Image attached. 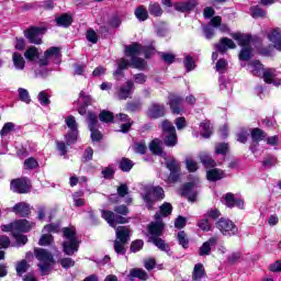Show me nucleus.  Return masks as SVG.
I'll list each match as a JSON object with an SVG mask.
<instances>
[{
    "instance_id": "052dcab7",
    "label": "nucleus",
    "mask_w": 281,
    "mask_h": 281,
    "mask_svg": "<svg viewBox=\"0 0 281 281\" xmlns=\"http://www.w3.org/2000/svg\"><path fill=\"white\" fill-rule=\"evenodd\" d=\"M228 150H229V146L225 143H220L215 146L216 155H227Z\"/></svg>"
},
{
    "instance_id": "9b49d317",
    "label": "nucleus",
    "mask_w": 281,
    "mask_h": 281,
    "mask_svg": "<svg viewBox=\"0 0 281 281\" xmlns=\"http://www.w3.org/2000/svg\"><path fill=\"white\" fill-rule=\"evenodd\" d=\"M164 188L161 187H150L147 189L146 194L143 196L145 203H147L148 209L153 207L155 201H161L164 199Z\"/></svg>"
},
{
    "instance_id": "f8f14e48",
    "label": "nucleus",
    "mask_w": 281,
    "mask_h": 281,
    "mask_svg": "<svg viewBox=\"0 0 281 281\" xmlns=\"http://www.w3.org/2000/svg\"><path fill=\"white\" fill-rule=\"evenodd\" d=\"M45 32L46 30L44 27L31 26L29 30L24 31V36L33 45H41Z\"/></svg>"
},
{
    "instance_id": "4c0bfd02",
    "label": "nucleus",
    "mask_w": 281,
    "mask_h": 281,
    "mask_svg": "<svg viewBox=\"0 0 281 281\" xmlns=\"http://www.w3.org/2000/svg\"><path fill=\"white\" fill-rule=\"evenodd\" d=\"M24 57L26 60H30V63H36V60H38V49L34 46L29 47L24 53Z\"/></svg>"
},
{
    "instance_id": "de8ad7c7",
    "label": "nucleus",
    "mask_w": 281,
    "mask_h": 281,
    "mask_svg": "<svg viewBox=\"0 0 281 281\" xmlns=\"http://www.w3.org/2000/svg\"><path fill=\"white\" fill-rule=\"evenodd\" d=\"M120 168L123 172H131L133 169V161L128 158H122L120 161Z\"/></svg>"
},
{
    "instance_id": "7ed1b4c3",
    "label": "nucleus",
    "mask_w": 281,
    "mask_h": 281,
    "mask_svg": "<svg viewBox=\"0 0 281 281\" xmlns=\"http://www.w3.org/2000/svg\"><path fill=\"white\" fill-rule=\"evenodd\" d=\"M63 236H64V252L66 256H74L76 251H78V247L80 243L78 241V237L76 236V228L75 227H65L63 228Z\"/></svg>"
},
{
    "instance_id": "a878e982",
    "label": "nucleus",
    "mask_w": 281,
    "mask_h": 281,
    "mask_svg": "<svg viewBox=\"0 0 281 281\" xmlns=\"http://www.w3.org/2000/svg\"><path fill=\"white\" fill-rule=\"evenodd\" d=\"M215 49L220 52V54H225L227 49H236V44L231 38L223 37L220 44H215Z\"/></svg>"
},
{
    "instance_id": "2f4dec72",
    "label": "nucleus",
    "mask_w": 281,
    "mask_h": 281,
    "mask_svg": "<svg viewBox=\"0 0 281 281\" xmlns=\"http://www.w3.org/2000/svg\"><path fill=\"white\" fill-rule=\"evenodd\" d=\"M55 23L59 27H69V25H71V23H74V18L69 13H63L61 15H59L55 19Z\"/></svg>"
},
{
    "instance_id": "e433bc0d",
    "label": "nucleus",
    "mask_w": 281,
    "mask_h": 281,
    "mask_svg": "<svg viewBox=\"0 0 281 281\" xmlns=\"http://www.w3.org/2000/svg\"><path fill=\"white\" fill-rule=\"evenodd\" d=\"M155 246L160 249V251H165L166 254H170V246L166 244V241L159 237H154L149 239Z\"/></svg>"
},
{
    "instance_id": "a19ab883",
    "label": "nucleus",
    "mask_w": 281,
    "mask_h": 281,
    "mask_svg": "<svg viewBox=\"0 0 281 281\" xmlns=\"http://www.w3.org/2000/svg\"><path fill=\"white\" fill-rule=\"evenodd\" d=\"M200 160L203 164L204 167L206 168H215L216 167V161L210 157L207 153H202L200 155Z\"/></svg>"
},
{
    "instance_id": "dca6fc26",
    "label": "nucleus",
    "mask_w": 281,
    "mask_h": 281,
    "mask_svg": "<svg viewBox=\"0 0 281 281\" xmlns=\"http://www.w3.org/2000/svg\"><path fill=\"white\" fill-rule=\"evenodd\" d=\"M88 128L91 132L92 142H100L102 139V133L98 131V114L89 113L87 117Z\"/></svg>"
},
{
    "instance_id": "bb28decb",
    "label": "nucleus",
    "mask_w": 281,
    "mask_h": 281,
    "mask_svg": "<svg viewBox=\"0 0 281 281\" xmlns=\"http://www.w3.org/2000/svg\"><path fill=\"white\" fill-rule=\"evenodd\" d=\"M268 41L273 43L274 49L281 52V31L280 29H274L268 34Z\"/></svg>"
},
{
    "instance_id": "4468645a",
    "label": "nucleus",
    "mask_w": 281,
    "mask_h": 281,
    "mask_svg": "<svg viewBox=\"0 0 281 281\" xmlns=\"http://www.w3.org/2000/svg\"><path fill=\"white\" fill-rule=\"evenodd\" d=\"M65 122L70 130V133L66 135V143L68 146H71V144H76L78 139V123L76 122V117L71 115L66 117Z\"/></svg>"
},
{
    "instance_id": "774afa93",
    "label": "nucleus",
    "mask_w": 281,
    "mask_h": 281,
    "mask_svg": "<svg viewBox=\"0 0 281 281\" xmlns=\"http://www.w3.org/2000/svg\"><path fill=\"white\" fill-rule=\"evenodd\" d=\"M215 69L218 74H225V69H227V60L218 59L215 65Z\"/></svg>"
},
{
    "instance_id": "ddd939ff",
    "label": "nucleus",
    "mask_w": 281,
    "mask_h": 281,
    "mask_svg": "<svg viewBox=\"0 0 281 281\" xmlns=\"http://www.w3.org/2000/svg\"><path fill=\"white\" fill-rule=\"evenodd\" d=\"M161 127L165 134L166 146H177V130L172 126V123L165 121L162 122Z\"/></svg>"
},
{
    "instance_id": "bf43d9fd",
    "label": "nucleus",
    "mask_w": 281,
    "mask_h": 281,
    "mask_svg": "<svg viewBox=\"0 0 281 281\" xmlns=\"http://www.w3.org/2000/svg\"><path fill=\"white\" fill-rule=\"evenodd\" d=\"M186 166L189 172H196L199 170V164L192 158H187L186 159Z\"/></svg>"
},
{
    "instance_id": "9d476101",
    "label": "nucleus",
    "mask_w": 281,
    "mask_h": 281,
    "mask_svg": "<svg viewBox=\"0 0 281 281\" xmlns=\"http://www.w3.org/2000/svg\"><path fill=\"white\" fill-rule=\"evenodd\" d=\"M166 224L161 220V215L159 213L155 214V222H151L147 226V232L149 234V239L151 238H159V236H164V229Z\"/></svg>"
},
{
    "instance_id": "f257e3e1",
    "label": "nucleus",
    "mask_w": 281,
    "mask_h": 281,
    "mask_svg": "<svg viewBox=\"0 0 281 281\" xmlns=\"http://www.w3.org/2000/svg\"><path fill=\"white\" fill-rule=\"evenodd\" d=\"M145 55V58H150L155 54V48L148 46H142L139 43H134L130 46H125V55L132 58L131 66L135 69H144L146 61L137 56Z\"/></svg>"
},
{
    "instance_id": "4d7b16f0",
    "label": "nucleus",
    "mask_w": 281,
    "mask_h": 281,
    "mask_svg": "<svg viewBox=\"0 0 281 281\" xmlns=\"http://www.w3.org/2000/svg\"><path fill=\"white\" fill-rule=\"evenodd\" d=\"M183 65H184L187 71H192V69H194V67H196V65L194 64V58H192V56H190V55L184 56Z\"/></svg>"
},
{
    "instance_id": "37998d69",
    "label": "nucleus",
    "mask_w": 281,
    "mask_h": 281,
    "mask_svg": "<svg viewBox=\"0 0 281 281\" xmlns=\"http://www.w3.org/2000/svg\"><path fill=\"white\" fill-rule=\"evenodd\" d=\"M201 126V135L202 137H205L206 139L212 136V125L210 124V121H204L200 124Z\"/></svg>"
},
{
    "instance_id": "603ef678",
    "label": "nucleus",
    "mask_w": 281,
    "mask_h": 281,
    "mask_svg": "<svg viewBox=\"0 0 281 281\" xmlns=\"http://www.w3.org/2000/svg\"><path fill=\"white\" fill-rule=\"evenodd\" d=\"M161 216H170L172 214V204L165 202L161 206H160V213H158Z\"/></svg>"
},
{
    "instance_id": "f3484780",
    "label": "nucleus",
    "mask_w": 281,
    "mask_h": 281,
    "mask_svg": "<svg viewBox=\"0 0 281 281\" xmlns=\"http://www.w3.org/2000/svg\"><path fill=\"white\" fill-rule=\"evenodd\" d=\"M10 188L12 192L18 194H27L30 192V180L27 178H20L11 181Z\"/></svg>"
},
{
    "instance_id": "864d4df0",
    "label": "nucleus",
    "mask_w": 281,
    "mask_h": 281,
    "mask_svg": "<svg viewBox=\"0 0 281 281\" xmlns=\"http://www.w3.org/2000/svg\"><path fill=\"white\" fill-rule=\"evenodd\" d=\"M58 232H60V224H48L43 228L44 234H58Z\"/></svg>"
},
{
    "instance_id": "6e6d98bb",
    "label": "nucleus",
    "mask_w": 281,
    "mask_h": 281,
    "mask_svg": "<svg viewBox=\"0 0 281 281\" xmlns=\"http://www.w3.org/2000/svg\"><path fill=\"white\" fill-rule=\"evenodd\" d=\"M128 65H130L128 60H126L124 58L119 60V68L114 72V78H116V80H117V76H122V70L126 69V67H128Z\"/></svg>"
},
{
    "instance_id": "c03bdc74",
    "label": "nucleus",
    "mask_w": 281,
    "mask_h": 281,
    "mask_svg": "<svg viewBox=\"0 0 281 281\" xmlns=\"http://www.w3.org/2000/svg\"><path fill=\"white\" fill-rule=\"evenodd\" d=\"M131 278H138L139 280H148V273H146V271H144L143 269L136 268L131 270L130 279Z\"/></svg>"
},
{
    "instance_id": "8fccbe9b",
    "label": "nucleus",
    "mask_w": 281,
    "mask_h": 281,
    "mask_svg": "<svg viewBox=\"0 0 281 281\" xmlns=\"http://www.w3.org/2000/svg\"><path fill=\"white\" fill-rule=\"evenodd\" d=\"M15 126L16 125L12 122L5 123L2 127V130L0 131L1 137H8V135H10V133H12V131H14Z\"/></svg>"
},
{
    "instance_id": "6ab92c4d",
    "label": "nucleus",
    "mask_w": 281,
    "mask_h": 281,
    "mask_svg": "<svg viewBox=\"0 0 281 281\" xmlns=\"http://www.w3.org/2000/svg\"><path fill=\"white\" fill-rule=\"evenodd\" d=\"M261 76L268 85H274V87H279V85H281V79L278 78L280 74L273 68L265 69Z\"/></svg>"
},
{
    "instance_id": "4be33fe9",
    "label": "nucleus",
    "mask_w": 281,
    "mask_h": 281,
    "mask_svg": "<svg viewBox=\"0 0 281 281\" xmlns=\"http://www.w3.org/2000/svg\"><path fill=\"white\" fill-rule=\"evenodd\" d=\"M135 83L133 81H126L125 86H122L117 91L119 100H126L133 95Z\"/></svg>"
},
{
    "instance_id": "473e14b6",
    "label": "nucleus",
    "mask_w": 281,
    "mask_h": 281,
    "mask_svg": "<svg viewBox=\"0 0 281 281\" xmlns=\"http://www.w3.org/2000/svg\"><path fill=\"white\" fill-rule=\"evenodd\" d=\"M12 63L18 71H23L25 69V58H23V55H21V53H13Z\"/></svg>"
},
{
    "instance_id": "58836bf2",
    "label": "nucleus",
    "mask_w": 281,
    "mask_h": 281,
    "mask_svg": "<svg viewBox=\"0 0 281 281\" xmlns=\"http://www.w3.org/2000/svg\"><path fill=\"white\" fill-rule=\"evenodd\" d=\"M148 12L151 16H161L164 14V9L158 2H150L148 5Z\"/></svg>"
},
{
    "instance_id": "393cba45",
    "label": "nucleus",
    "mask_w": 281,
    "mask_h": 281,
    "mask_svg": "<svg viewBox=\"0 0 281 281\" xmlns=\"http://www.w3.org/2000/svg\"><path fill=\"white\" fill-rule=\"evenodd\" d=\"M218 243V237H211L199 249V256H210L212 248Z\"/></svg>"
},
{
    "instance_id": "f704fd0d",
    "label": "nucleus",
    "mask_w": 281,
    "mask_h": 281,
    "mask_svg": "<svg viewBox=\"0 0 281 281\" xmlns=\"http://www.w3.org/2000/svg\"><path fill=\"white\" fill-rule=\"evenodd\" d=\"M204 276H205V267H203V263H196L193 268L192 280L201 281L203 280Z\"/></svg>"
},
{
    "instance_id": "20e7f679",
    "label": "nucleus",
    "mask_w": 281,
    "mask_h": 281,
    "mask_svg": "<svg viewBox=\"0 0 281 281\" xmlns=\"http://www.w3.org/2000/svg\"><path fill=\"white\" fill-rule=\"evenodd\" d=\"M99 119L105 124H109V122H121V133H128V128L133 126V122H131L128 115L124 113H120L116 116H113V112L103 110L100 112Z\"/></svg>"
},
{
    "instance_id": "b1692460",
    "label": "nucleus",
    "mask_w": 281,
    "mask_h": 281,
    "mask_svg": "<svg viewBox=\"0 0 281 281\" xmlns=\"http://www.w3.org/2000/svg\"><path fill=\"white\" fill-rule=\"evenodd\" d=\"M182 194L183 196H187V199L191 201V203H194L196 201V194H198L196 186L192 182L184 184L182 188Z\"/></svg>"
},
{
    "instance_id": "72a5a7b5",
    "label": "nucleus",
    "mask_w": 281,
    "mask_h": 281,
    "mask_svg": "<svg viewBox=\"0 0 281 281\" xmlns=\"http://www.w3.org/2000/svg\"><path fill=\"white\" fill-rule=\"evenodd\" d=\"M224 178H225V172L221 169L213 168L207 170L206 172V179L209 181H218Z\"/></svg>"
},
{
    "instance_id": "13d9d810",
    "label": "nucleus",
    "mask_w": 281,
    "mask_h": 281,
    "mask_svg": "<svg viewBox=\"0 0 281 281\" xmlns=\"http://www.w3.org/2000/svg\"><path fill=\"white\" fill-rule=\"evenodd\" d=\"M18 93L20 95V100L25 102V104H30V102H32V99H30V92H27V90L19 88Z\"/></svg>"
},
{
    "instance_id": "09e8293b",
    "label": "nucleus",
    "mask_w": 281,
    "mask_h": 281,
    "mask_svg": "<svg viewBox=\"0 0 281 281\" xmlns=\"http://www.w3.org/2000/svg\"><path fill=\"white\" fill-rule=\"evenodd\" d=\"M82 196H85V192L82 191H78L72 194L74 205H76V207H82V205H85V200H82Z\"/></svg>"
},
{
    "instance_id": "7c9ffc66",
    "label": "nucleus",
    "mask_w": 281,
    "mask_h": 281,
    "mask_svg": "<svg viewBox=\"0 0 281 281\" xmlns=\"http://www.w3.org/2000/svg\"><path fill=\"white\" fill-rule=\"evenodd\" d=\"M11 212L19 214L20 216H30V204L25 202H19L12 207Z\"/></svg>"
},
{
    "instance_id": "aec40b11",
    "label": "nucleus",
    "mask_w": 281,
    "mask_h": 281,
    "mask_svg": "<svg viewBox=\"0 0 281 281\" xmlns=\"http://www.w3.org/2000/svg\"><path fill=\"white\" fill-rule=\"evenodd\" d=\"M199 5L196 0H187L173 3V8L177 12H192Z\"/></svg>"
},
{
    "instance_id": "e2e57ef3",
    "label": "nucleus",
    "mask_w": 281,
    "mask_h": 281,
    "mask_svg": "<svg viewBox=\"0 0 281 281\" xmlns=\"http://www.w3.org/2000/svg\"><path fill=\"white\" fill-rule=\"evenodd\" d=\"M198 227H200L202 232H210L212 229V223H210V220L204 218L198 223Z\"/></svg>"
},
{
    "instance_id": "69168bd1",
    "label": "nucleus",
    "mask_w": 281,
    "mask_h": 281,
    "mask_svg": "<svg viewBox=\"0 0 281 281\" xmlns=\"http://www.w3.org/2000/svg\"><path fill=\"white\" fill-rule=\"evenodd\" d=\"M224 203L227 207L236 206V199L234 198V194L227 193L224 195Z\"/></svg>"
},
{
    "instance_id": "2eb2a0df",
    "label": "nucleus",
    "mask_w": 281,
    "mask_h": 281,
    "mask_svg": "<svg viewBox=\"0 0 281 281\" xmlns=\"http://www.w3.org/2000/svg\"><path fill=\"white\" fill-rule=\"evenodd\" d=\"M101 216L109 223L110 227H115V225H125L128 223V218L122 215H115L112 211L102 210Z\"/></svg>"
},
{
    "instance_id": "ea45409f",
    "label": "nucleus",
    "mask_w": 281,
    "mask_h": 281,
    "mask_svg": "<svg viewBox=\"0 0 281 281\" xmlns=\"http://www.w3.org/2000/svg\"><path fill=\"white\" fill-rule=\"evenodd\" d=\"M79 100H80V102H83L85 106H80L78 109V113L80 115H85L87 113V106H89V104H91V97L85 95V92H80Z\"/></svg>"
},
{
    "instance_id": "6e6552de",
    "label": "nucleus",
    "mask_w": 281,
    "mask_h": 281,
    "mask_svg": "<svg viewBox=\"0 0 281 281\" xmlns=\"http://www.w3.org/2000/svg\"><path fill=\"white\" fill-rule=\"evenodd\" d=\"M223 23V19L218 15L213 16L211 19L210 24L205 25L203 27L204 36L210 41V38L214 37V34H216L215 29L220 27L221 32H227L229 29L227 27V24H221Z\"/></svg>"
},
{
    "instance_id": "c85d7f7f",
    "label": "nucleus",
    "mask_w": 281,
    "mask_h": 281,
    "mask_svg": "<svg viewBox=\"0 0 281 281\" xmlns=\"http://www.w3.org/2000/svg\"><path fill=\"white\" fill-rule=\"evenodd\" d=\"M248 71H250L252 76H257L258 78H260V76H262V74L265 72V66H262L259 60L250 61L248 64Z\"/></svg>"
},
{
    "instance_id": "49530a36",
    "label": "nucleus",
    "mask_w": 281,
    "mask_h": 281,
    "mask_svg": "<svg viewBox=\"0 0 281 281\" xmlns=\"http://www.w3.org/2000/svg\"><path fill=\"white\" fill-rule=\"evenodd\" d=\"M37 100L40 102V104H42V106H49L50 102L49 101V93H47V91H41L37 95Z\"/></svg>"
},
{
    "instance_id": "c756f323",
    "label": "nucleus",
    "mask_w": 281,
    "mask_h": 281,
    "mask_svg": "<svg viewBox=\"0 0 281 281\" xmlns=\"http://www.w3.org/2000/svg\"><path fill=\"white\" fill-rule=\"evenodd\" d=\"M149 150L154 155H159L160 157H162V159H168V155L166 153H164V150L161 149V140H159L158 138H155L150 143Z\"/></svg>"
},
{
    "instance_id": "f03ea898",
    "label": "nucleus",
    "mask_w": 281,
    "mask_h": 281,
    "mask_svg": "<svg viewBox=\"0 0 281 281\" xmlns=\"http://www.w3.org/2000/svg\"><path fill=\"white\" fill-rule=\"evenodd\" d=\"M49 63L60 65V48L50 47L44 53V58H41L34 66L35 76H42L43 78L49 74L47 66Z\"/></svg>"
},
{
    "instance_id": "412c9836",
    "label": "nucleus",
    "mask_w": 281,
    "mask_h": 281,
    "mask_svg": "<svg viewBox=\"0 0 281 281\" xmlns=\"http://www.w3.org/2000/svg\"><path fill=\"white\" fill-rule=\"evenodd\" d=\"M169 106L175 115L183 113V99L178 95H171L169 98Z\"/></svg>"
},
{
    "instance_id": "c9c22d12",
    "label": "nucleus",
    "mask_w": 281,
    "mask_h": 281,
    "mask_svg": "<svg viewBox=\"0 0 281 281\" xmlns=\"http://www.w3.org/2000/svg\"><path fill=\"white\" fill-rule=\"evenodd\" d=\"M131 234V231H128L125 226H119L116 228V240H120L121 243H128V236Z\"/></svg>"
},
{
    "instance_id": "680f3d73",
    "label": "nucleus",
    "mask_w": 281,
    "mask_h": 281,
    "mask_svg": "<svg viewBox=\"0 0 281 281\" xmlns=\"http://www.w3.org/2000/svg\"><path fill=\"white\" fill-rule=\"evenodd\" d=\"M27 261L22 260L16 265V273L18 276H23V273H27Z\"/></svg>"
},
{
    "instance_id": "a211bd4d",
    "label": "nucleus",
    "mask_w": 281,
    "mask_h": 281,
    "mask_svg": "<svg viewBox=\"0 0 281 281\" xmlns=\"http://www.w3.org/2000/svg\"><path fill=\"white\" fill-rule=\"evenodd\" d=\"M216 227L224 236H234L238 232V228L236 227L234 222L225 218L220 220L216 223Z\"/></svg>"
},
{
    "instance_id": "cd10ccee",
    "label": "nucleus",
    "mask_w": 281,
    "mask_h": 281,
    "mask_svg": "<svg viewBox=\"0 0 281 281\" xmlns=\"http://www.w3.org/2000/svg\"><path fill=\"white\" fill-rule=\"evenodd\" d=\"M265 137H267V134L265 133V131H262L260 128H254L251 131V140L255 144V145L250 146L251 153H256V145L258 144V142H262V139H265Z\"/></svg>"
},
{
    "instance_id": "423d86ee",
    "label": "nucleus",
    "mask_w": 281,
    "mask_h": 281,
    "mask_svg": "<svg viewBox=\"0 0 281 281\" xmlns=\"http://www.w3.org/2000/svg\"><path fill=\"white\" fill-rule=\"evenodd\" d=\"M232 37L234 38V41H237L240 47H243L239 53V60H249L254 52V49L251 48V36L240 33H233Z\"/></svg>"
},
{
    "instance_id": "1a4fd4ad",
    "label": "nucleus",
    "mask_w": 281,
    "mask_h": 281,
    "mask_svg": "<svg viewBox=\"0 0 281 281\" xmlns=\"http://www.w3.org/2000/svg\"><path fill=\"white\" fill-rule=\"evenodd\" d=\"M2 232H11L13 236H16V232H30L34 227V223L27 220H20L8 225L0 226Z\"/></svg>"
},
{
    "instance_id": "0e129e2a",
    "label": "nucleus",
    "mask_w": 281,
    "mask_h": 281,
    "mask_svg": "<svg viewBox=\"0 0 281 281\" xmlns=\"http://www.w3.org/2000/svg\"><path fill=\"white\" fill-rule=\"evenodd\" d=\"M24 168L25 170H34V168H38V161L31 157L24 161Z\"/></svg>"
},
{
    "instance_id": "39448f33",
    "label": "nucleus",
    "mask_w": 281,
    "mask_h": 281,
    "mask_svg": "<svg viewBox=\"0 0 281 281\" xmlns=\"http://www.w3.org/2000/svg\"><path fill=\"white\" fill-rule=\"evenodd\" d=\"M34 256L36 260H38L37 267L42 276H47L52 265H54V256L52 252L43 248H34Z\"/></svg>"
},
{
    "instance_id": "3c124183",
    "label": "nucleus",
    "mask_w": 281,
    "mask_h": 281,
    "mask_svg": "<svg viewBox=\"0 0 281 281\" xmlns=\"http://www.w3.org/2000/svg\"><path fill=\"white\" fill-rule=\"evenodd\" d=\"M54 241V237L49 233H44L42 237L40 238L38 245L42 247H47V245H52Z\"/></svg>"
},
{
    "instance_id": "338daca9",
    "label": "nucleus",
    "mask_w": 281,
    "mask_h": 281,
    "mask_svg": "<svg viewBox=\"0 0 281 281\" xmlns=\"http://www.w3.org/2000/svg\"><path fill=\"white\" fill-rule=\"evenodd\" d=\"M124 245H126V241H120L115 240L114 241V250L116 254L124 255L126 252V249L124 248Z\"/></svg>"
},
{
    "instance_id": "0eeeda50",
    "label": "nucleus",
    "mask_w": 281,
    "mask_h": 281,
    "mask_svg": "<svg viewBox=\"0 0 281 281\" xmlns=\"http://www.w3.org/2000/svg\"><path fill=\"white\" fill-rule=\"evenodd\" d=\"M166 166L170 171V175L167 176L166 173H159L160 179H162V181H166V183H177L181 175V162L177 161V159L175 158H171L166 161Z\"/></svg>"
},
{
    "instance_id": "a18cd8bd",
    "label": "nucleus",
    "mask_w": 281,
    "mask_h": 281,
    "mask_svg": "<svg viewBox=\"0 0 281 281\" xmlns=\"http://www.w3.org/2000/svg\"><path fill=\"white\" fill-rule=\"evenodd\" d=\"M177 240H178L179 245H181V247H183V249H188V247L190 245V240L188 239V235L186 234V232L180 231L178 233Z\"/></svg>"
},
{
    "instance_id": "79ce46f5",
    "label": "nucleus",
    "mask_w": 281,
    "mask_h": 281,
    "mask_svg": "<svg viewBox=\"0 0 281 281\" xmlns=\"http://www.w3.org/2000/svg\"><path fill=\"white\" fill-rule=\"evenodd\" d=\"M134 14L138 21H147L148 19V10L144 5L137 7Z\"/></svg>"
},
{
    "instance_id": "5fc2aeb1",
    "label": "nucleus",
    "mask_w": 281,
    "mask_h": 281,
    "mask_svg": "<svg viewBox=\"0 0 281 281\" xmlns=\"http://www.w3.org/2000/svg\"><path fill=\"white\" fill-rule=\"evenodd\" d=\"M250 12H251L252 19H260V18H262V16H265L267 14V12H265V10H262L258 5L251 7L250 8Z\"/></svg>"
},
{
    "instance_id": "5701e85b",
    "label": "nucleus",
    "mask_w": 281,
    "mask_h": 281,
    "mask_svg": "<svg viewBox=\"0 0 281 281\" xmlns=\"http://www.w3.org/2000/svg\"><path fill=\"white\" fill-rule=\"evenodd\" d=\"M166 115V106L159 103H153L148 109V116L157 120L158 117H164Z\"/></svg>"
}]
</instances>
